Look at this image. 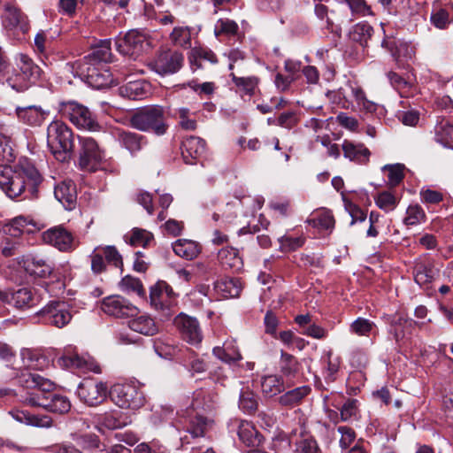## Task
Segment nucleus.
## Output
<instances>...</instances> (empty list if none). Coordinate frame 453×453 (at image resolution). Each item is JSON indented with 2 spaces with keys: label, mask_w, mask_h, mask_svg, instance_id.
Returning a JSON list of instances; mask_svg holds the SVG:
<instances>
[{
  "label": "nucleus",
  "mask_w": 453,
  "mask_h": 453,
  "mask_svg": "<svg viewBox=\"0 0 453 453\" xmlns=\"http://www.w3.org/2000/svg\"><path fill=\"white\" fill-rule=\"evenodd\" d=\"M77 394L80 399L88 406H98L107 397V386L103 381L85 379L80 383Z\"/></svg>",
  "instance_id": "nucleus-9"
},
{
  "label": "nucleus",
  "mask_w": 453,
  "mask_h": 453,
  "mask_svg": "<svg viewBox=\"0 0 453 453\" xmlns=\"http://www.w3.org/2000/svg\"><path fill=\"white\" fill-rule=\"evenodd\" d=\"M103 255L108 263L112 264L116 267L122 268V257L114 246H106L103 248Z\"/></svg>",
  "instance_id": "nucleus-52"
},
{
  "label": "nucleus",
  "mask_w": 453,
  "mask_h": 453,
  "mask_svg": "<svg viewBox=\"0 0 453 453\" xmlns=\"http://www.w3.org/2000/svg\"><path fill=\"white\" fill-rule=\"evenodd\" d=\"M130 329L146 336H152L158 332V327L150 317L141 316L128 322Z\"/></svg>",
  "instance_id": "nucleus-28"
},
{
  "label": "nucleus",
  "mask_w": 453,
  "mask_h": 453,
  "mask_svg": "<svg viewBox=\"0 0 453 453\" xmlns=\"http://www.w3.org/2000/svg\"><path fill=\"white\" fill-rule=\"evenodd\" d=\"M278 325L276 315L272 311H268L265 316V333L272 337H276Z\"/></svg>",
  "instance_id": "nucleus-57"
},
{
  "label": "nucleus",
  "mask_w": 453,
  "mask_h": 453,
  "mask_svg": "<svg viewBox=\"0 0 453 453\" xmlns=\"http://www.w3.org/2000/svg\"><path fill=\"white\" fill-rule=\"evenodd\" d=\"M6 83L10 86L13 90L21 93L29 88L32 85L28 81H27L23 75H20V72H15L12 75L7 78Z\"/></svg>",
  "instance_id": "nucleus-43"
},
{
  "label": "nucleus",
  "mask_w": 453,
  "mask_h": 453,
  "mask_svg": "<svg viewBox=\"0 0 453 453\" xmlns=\"http://www.w3.org/2000/svg\"><path fill=\"white\" fill-rule=\"evenodd\" d=\"M372 327V324L369 320L361 318L357 319L351 325L352 330L360 335H365L370 332Z\"/></svg>",
  "instance_id": "nucleus-61"
},
{
  "label": "nucleus",
  "mask_w": 453,
  "mask_h": 453,
  "mask_svg": "<svg viewBox=\"0 0 453 453\" xmlns=\"http://www.w3.org/2000/svg\"><path fill=\"white\" fill-rule=\"evenodd\" d=\"M163 288L170 289L172 291V288L165 281H158L157 284L150 288V303L156 309L158 308L160 296L163 293Z\"/></svg>",
  "instance_id": "nucleus-53"
},
{
  "label": "nucleus",
  "mask_w": 453,
  "mask_h": 453,
  "mask_svg": "<svg viewBox=\"0 0 453 453\" xmlns=\"http://www.w3.org/2000/svg\"><path fill=\"white\" fill-rule=\"evenodd\" d=\"M120 286L127 290H131L137 293V295L141 297L145 296V290L142 281L137 278L127 275L121 280Z\"/></svg>",
  "instance_id": "nucleus-46"
},
{
  "label": "nucleus",
  "mask_w": 453,
  "mask_h": 453,
  "mask_svg": "<svg viewBox=\"0 0 453 453\" xmlns=\"http://www.w3.org/2000/svg\"><path fill=\"white\" fill-rule=\"evenodd\" d=\"M78 164L81 170L95 172L102 161L97 142L90 137H79Z\"/></svg>",
  "instance_id": "nucleus-7"
},
{
  "label": "nucleus",
  "mask_w": 453,
  "mask_h": 453,
  "mask_svg": "<svg viewBox=\"0 0 453 453\" xmlns=\"http://www.w3.org/2000/svg\"><path fill=\"white\" fill-rule=\"evenodd\" d=\"M310 392L311 388L308 386L298 387L280 395L278 402L282 406H293L300 403Z\"/></svg>",
  "instance_id": "nucleus-31"
},
{
  "label": "nucleus",
  "mask_w": 453,
  "mask_h": 453,
  "mask_svg": "<svg viewBox=\"0 0 453 453\" xmlns=\"http://www.w3.org/2000/svg\"><path fill=\"white\" fill-rule=\"evenodd\" d=\"M403 168L404 166L400 164H396L394 165H388L383 167L384 171H388V180L391 186L395 187L403 180Z\"/></svg>",
  "instance_id": "nucleus-47"
},
{
  "label": "nucleus",
  "mask_w": 453,
  "mask_h": 453,
  "mask_svg": "<svg viewBox=\"0 0 453 453\" xmlns=\"http://www.w3.org/2000/svg\"><path fill=\"white\" fill-rule=\"evenodd\" d=\"M215 288L222 292L225 297H238L242 286L238 278H225L215 282Z\"/></svg>",
  "instance_id": "nucleus-29"
},
{
  "label": "nucleus",
  "mask_w": 453,
  "mask_h": 453,
  "mask_svg": "<svg viewBox=\"0 0 453 453\" xmlns=\"http://www.w3.org/2000/svg\"><path fill=\"white\" fill-rule=\"evenodd\" d=\"M18 383L24 388L34 389L26 398V403L30 406L46 408L50 397L53 394L54 383L45 379L38 373L31 372L28 370H23L17 376Z\"/></svg>",
  "instance_id": "nucleus-4"
},
{
  "label": "nucleus",
  "mask_w": 453,
  "mask_h": 453,
  "mask_svg": "<svg viewBox=\"0 0 453 453\" xmlns=\"http://www.w3.org/2000/svg\"><path fill=\"white\" fill-rule=\"evenodd\" d=\"M377 206L382 210H392L396 206V198L388 191H383L378 194L375 198Z\"/></svg>",
  "instance_id": "nucleus-48"
},
{
  "label": "nucleus",
  "mask_w": 453,
  "mask_h": 453,
  "mask_svg": "<svg viewBox=\"0 0 453 453\" xmlns=\"http://www.w3.org/2000/svg\"><path fill=\"white\" fill-rule=\"evenodd\" d=\"M166 113L160 105H149L138 108L130 115L132 127L143 132H152L157 135L165 134L168 129Z\"/></svg>",
  "instance_id": "nucleus-3"
},
{
  "label": "nucleus",
  "mask_w": 453,
  "mask_h": 453,
  "mask_svg": "<svg viewBox=\"0 0 453 453\" xmlns=\"http://www.w3.org/2000/svg\"><path fill=\"white\" fill-rule=\"evenodd\" d=\"M291 385L288 380L285 382L280 375L264 376L261 381L262 392L266 397H273Z\"/></svg>",
  "instance_id": "nucleus-19"
},
{
  "label": "nucleus",
  "mask_w": 453,
  "mask_h": 453,
  "mask_svg": "<svg viewBox=\"0 0 453 453\" xmlns=\"http://www.w3.org/2000/svg\"><path fill=\"white\" fill-rule=\"evenodd\" d=\"M213 353L218 358L226 363L234 362L242 358L239 351L233 346L215 347Z\"/></svg>",
  "instance_id": "nucleus-38"
},
{
  "label": "nucleus",
  "mask_w": 453,
  "mask_h": 453,
  "mask_svg": "<svg viewBox=\"0 0 453 453\" xmlns=\"http://www.w3.org/2000/svg\"><path fill=\"white\" fill-rule=\"evenodd\" d=\"M421 196L422 199L427 203H438L443 199V196L441 192L429 188L422 190Z\"/></svg>",
  "instance_id": "nucleus-64"
},
{
  "label": "nucleus",
  "mask_w": 453,
  "mask_h": 453,
  "mask_svg": "<svg viewBox=\"0 0 453 453\" xmlns=\"http://www.w3.org/2000/svg\"><path fill=\"white\" fill-rule=\"evenodd\" d=\"M238 25L229 19H219L215 27V35L219 36L221 34L234 35L237 34Z\"/></svg>",
  "instance_id": "nucleus-49"
},
{
  "label": "nucleus",
  "mask_w": 453,
  "mask_h": 453,
  "mask_svg": "<svg viewBox=\"0 0 453 453\" xmlns=\"http://www.w3.org/2000/svg\"><path fill=\"white\" fill-rule=\"evenodd\" d=\"M357 411V400L348 399L341 409V419L346 421L352 416L356 415Z\"/></svg>",
  "instance_id": "nucleus-59"
},
{
  "label": "nucleus",
  "mask_w": 453,
  "mask_h": 453,
  "mask_svg": "<svg viewBox=\"0 0 453 453\" xmlns=\"http://www.w3.org/2000/svg\"><path fill=\"white\" fill-rule=\"evenodd\" d=\"M154 350L162 358L170 359L179 351L178 346L167 342H154Z\"/></svg>",
  "instance_id": "nucleus-42"
},
{
  "label": "nucleus",
  "mask_w": 453,
  "mask_h": 453,
  "mask_svg": "<svg viewBox=\"0 0 453 453\" xmlns=\"http://www.w3.org/2000/svg\"><path fill=\"white\" fill-rule=\"evenodd\" d=\"M20 75L28 81L31 84H35L39 81L42 75V69L34 63V61L27 55H20L19 70Z\"/></svg>",
  "instance_id": "nucleus-26"
},
{
  "label": "nucleus",
  "mask_w": 453,
  "mask_h": 453,
  "mask_svg": "<svg viewBox=\"0 0 453 453\" xmlns=\"http://www.w3.org/2000/svg\"><path fill=\"white\" fill-rule=\"evenodd\" d=\"M174 325L188 340H202L203 337L199 322L196 318L180 313L175 317Z\"/></svg>",
  "instance_id": "nucleus-16"
},
{
  "label": "nucleus",
  "mask_w": 453,
  "mask_h": 453,
  "mask_svg": "<svg viewBox=\"0 0 453 453\" xmlns=\"http://www.w3.org/2000/svg\"><path fill=\"white\" fill-rule=\"evenodd\" d=\"M431 20L438 28H444L449 22V13L444 9H440L432 14Z\"/></svg>",
  "instance_id": "nucleus-62"
},
{
  "label": "nucleus",
  "mask_w": 453,
  "mask_h": 453,
  "mask_svg": "<svg viewBox=\"0 0 453 453\" xmlns=\"http://www.w3.org/2000/svg\"><path fill=\"white\" fill-rule=\"evenodd\" d=\"M115 44L119 53L134 58L150 47L146 35L134 29L116 39Z\"/></svg>",
  "instance_id": "nucleus-8"
},
{
  "label": "nucleus",
  "mask_w": 453,
  "mask_h": 453,
  "mask_svg": "<svg viewBox=\"0 0 453 453\" xmlns=\"http://www.w3.org/2000/svg\"><path fill=\"white\" fill-rule=\"evenodd\" d=\"M3 25L4 28L13 33L19 40L24 36L30 28L27 15L19 8L7 4L3 13Z\"/></svg>",
  "instance_id": "nucleus-11"
},
{
  "label": "nucleus",
  "mask_w": 453,
  "mask_h": 453,
  "mask_svg": "<svg viewBox=\"0 0 453 453\" xmlns=\"http://www.w3.org/2000/svg\"><path fill=\"white\" fill-rule=\"evenodd\" d=\"M63 365L66 367H75V368H83L87 365L88 360L86 357L80 356L77 353L73 354H64L63 357L59 359Z\"/></svg>",
  "instance_id": "nucleus-45"
},
{
  "label": "nucleus",
  "mask_w": 453,
  "mask_h": 453,
  "mask_svg": "<svg viewBox=\"0 0 453 453\" xmlns=\"http://www.w3.org/2000/svg\"><path fill=\"white\" fill-rule=\"evenodd\" d=\"M258 403L253 392L246 390L240 395L239 407L250 414L257 410Z\"/></svg>",
  "instance_id": "nucleus-39"
},
{
  "label": "nucleus",
  "mask_w": 453,
  "mask_h": 453,
  "mask_svg": "<svg viewBox=\"0 0 453 453\" xmlns=\"http://www.w3.org/2000/svg\"><path fill=\"white\" fill-rule=\"evenodd\" d=\"M52 418L47 415L29 414L27 425L37 427H50L52 426Z\"/></svg>",
  "instance_id": "nucleus-58"
},
{
  "label": "nucleus",
  "mask_w": 453,
  "mask_h": 453,
  "mask_svg": "<svg viewBox=\"0 0 453 453\" xmlns=\"http://www.w3.org/2000/svg\"><path fill=\"white\" fill-rule=\"evenodd\" d=\"M47 144L54 157L59 162H69L76 156L73 133L62 121H53L48 127Z\"/></svg>",
  "instance_id": "nucleus-2"
},
{
  "label": "nucleus",
  "mask_w": 453,
  "mask_h": 453,
  "mask_svg": "<svg viewBox=\"0 0 453 453\" xmlns=\"http://www.w3.org/2000/svg\"><path fill=\"white\" fill-rule=\"evenodd\" d=\"M406 213L407 217L404 219V223L406 225H415L426 217L424 211L418 204L410 205Z\"/></svg>",
  "instance_id": "nucleus-50"
},
{
  "label": "nucleus",
  "mask_w": 453,
  "mask_h": 453,
  "mask_svg": "<svg viewBox=\"0 0 453 453\" xmlns=\"http://www.w3.org/2000/svg\"><path fill=\"white\" fill-rule=\"evenodd\" d=\"M280 370L281 372L282 378H287V380L288 381L289 378H294L296 374L298 372V362L296 360V358L287 353L281 350V358L280 362Z\"/></svg>",
  "instance_id": "nucleus-34"
},
{
  "label": "nucleus",
  "mask_w": 453,
  "mask_h": 453,
  "mask_svg": "<svg viewBox=\"0 0 453 453\" xmlns=\"http://www.w3.org/2000/svg\"><path fill=\"white\" fill-rule=\"evenodd\" d=\"M41 313L47 323L59 328L68 324L72 319L71 313L64 309V303L59 302L50 303L43 308Z\"/></svg>",
  "instance_id": "nucleus-15"
},
{
  "label": "nucleus",
  "mask_w": 453,
  "mask_h": 453,
  "mask_svg": "<svg viewBox=\"0 0 453 453\" xmlns=\"http://www.w3.org/2000/svg\"><path fill=\"white\" fill-rule=\"evenodd\" d=\"M0 300L6 303H13L17 308H24L31 305L33 294L27 288H19L13 293H6L0 290Z\"/></svg>",
  "instance_id": "nucleus-24"
},
{
  "label": "nucleus",
  "mask_w": 453,
  "mask_h": 453,
  "mask_svg": "<svg viewBox=\"0 0 453 453\" xmlns=\"http://www.w3.org/2000/svg\"><path fill=\"white\" fill-rule=\"evenodd\" d=\"M55 197L67 210H72L76 203V188L71 181H63L55 187Z\"/></svg>",
  "instance_id": "nucleus-18"
},
{
  "label": "nucleus",
  "mask_w": 453,
  "mask_h": 453,
  "mask_svg": "<svg viewBox=\"0 0 453 453\" xmlns=\"http://www.w3.org/2000/svg\"><path fill=\"white\" fill-rule=\"evenodd\" d=\"M206 418L201 416L195 417L190 423V433L193 437H201L204 435L206 427Z\"/></svg>",
  "instance_id": "nucleus-54"
},
{
  "label": "nucleus",
  "mask_w": 453,
  "mask_h": 453,
  "mask_svg": "<svg viewBox=\"0 0 453 453\" xmlns=\"http://www.w3.org/2000/svg\"><path fill=\"white\" fill-rule=\"evenodd\" d=\"M313 226L325 230L332 229L334 226V219L330 211H321L317 218L310 220Z\"/></svg>",
  "instance_id": "nucleus-44"
},
{
  "label": "nucleus",
  "mask_w": 453,
  "mask_h": 453,
  "mask_svg": "<svg viewBox=\"0 0 453 453\" xmlns=\"http://www.w3.org/2000/svg\"><path fill=\"white\" fill-rule=\"evenodd\" d=\"M119 142L131 153L139 151L142 144L145 142V137L130 131H120L118 134Z\"/></svg>",
  "instance_id": "nucleus-30"
},
{
  "label": "nucleus",
  "mask_w": 453,
  "mask_h": 453,
  "mask_svg": "<svg viewBox=\"0 0 453 453\" xmlns=\"http://www.w3.org/2000/svg\"><path fill=\"white\" fill-rule=\"evenodd\" d=\"M295 322L300 328V334L317 339L327 337L326 330L313 323L310 314L297 315Z\"/></svg>",
  "instance_id": "nucleus-20"
},
{
  "label": "nucleus",
  "mask_w": 453,
  "mask_h": 453,
  "mask_svg": "<svg viewBox=\"0 0 453 453\" xmlns=\"http://www.w3.org/2000/svg\"><path fill=\"white\" fill-rule=\"evenodd\" d=\"M232 81L238 88H241L249 96L254 94L255 88L258 83L257 77H237L231 73Z\"/></svg>",
  "instance_id": "nucleus-40"
},
{
  "label": "nucleus",
  "mask_w": 453,
  "mask_h": 453,
  "mask_svg": "<svg viewBox=\"0 0 453 453\" xmlns=\"http://www.w3.org/2000/svg\"><path fill=\"white\" fill-rule=\"evenodd\" d=\"M342 150L346 157H349L351 161H357L358 163L367 162L371 155L370 150L365 147L363 143L356 145L347 140H345L342 144Z\"/></svg>",
  "instance_id": "nucleus-25"
},
{
  "label": "nucleus",
  "mask_w": 453,
  "mask_h": 453,
  "mask_svg": "<svg viewBox=\"0 0 453 453\" xmlns=\"http://www.w3.org/2000/svg\"><path fill=\"white\" fill-rule=\"evenodd\" d=\"M434 278V272L432 267L420 265L416 268L415 281L419 284H426L431 282Z\"/></svg>",
  "instance_id": "nucleus-51"
},
{
  "label": "nucleus",
  "mask_w": 453,
  "mask_h": 453,
  "mask_svg": "<svg viewBox=\"0 0 453 453\" xmlns=\"http://www.w3.org/2000/svg\"><path fill=\"white\" fill-rule=\"evenodd\" d=\"M44 242L49 243L60 251H71L74 249L73 236L62 226L52 227L42 234Z\"/></svg>",
  "instance_id": "nucleus-13"
},
{
  "label": "nucleus",
  "mask_w": 453,
  "mask_h": 453,
  "mask_svg": "<svg viewBox=\"0 0 453 453\" xmlns=\"http://www.w3.org/2000/svg\"><path fill=\"white\" fill-rule=\"evenodd\" d=\"M173 250L177 256L192 260L201 253L202 247L194 241L180 239L173 244Z\"/></svg>",
  "instance_id": "nucleus-21"
},
{
  "label": "nucleus",
  "mask_w": 453,
  "mask_h": 453,
  "mask_svg": "<svg viewBox=\"0 0 453 453\" xmlns=\"http://www.w3.org/2000/svg\"><path fill=\"white\" fill-rule=\"evenodd\" d=\"M111 400L122 409L136 410L143 406L145 397L142 391L130 384H115L110 391Z\"/></svg>",
  "instance_id": "nucleus-5"
},
{
  "label": "nucleus",
  "mask_w": 453,
  "mask_h": 453,
  "mask_svg": "<svg viewBox=\"0 0 453 453\" xmlns=\"http://www.w3.org/2000/svg\"><path fill=\"white\" fill-rule=\"evenodd\" d=\"M103 311L118 319L135 317L139 313L136 306L120 296L105 297L101 305Z\"/></svg>",
  "instance_id": "nucleus-12"
},
{
  "label": "nucleus",
  "mask_w": 453,
  "mask_h": 453,
  "mask_svg": "<svg viewBox=\"0 0 453 453\" xmlns=\"http://www.w3.org/2000/svg\"><path fill=\"white\" fill-rule=\"evenodd\" d=\"M86 80L89 86L96 89L108 87L112 82V77L108 70L100 71L95 65L87 69Z\"/></svg>",
  "instance_id": "nucleus-22"
},
{
  "label": "nucleus",
  "mask_w": 453,
  "mask_h": 453,
  "mask_svg": "<svg viewBox=\"0 0 453 453\" xmlns=\"http://www.w3.org/2000/svg\"><path fill=\"white\" fill-rule=\"evenodd\" d=\"M71 409V403L69 399L62 395L53 392L51 397L49 399V403L45 408L46 411L64 414L67 413Z\"/></svg>",
  "instance_id": "nucleus-33"
},
{
  "label": "nucleus",
  "mask_w": 453,
  "mask_h": 453,
  "mask_svg": "<svg viewBox=\"0 0 453 453\" xmlns=\"http://www.w3.org/2000/svg\"><path fill=\"white\" fill-rule=\"evenodd\" d=\"M153 239V234L144 229L134 228L129 240L132 246L142 245L146 247L149 242Z\"/></svg>",
  "instance_id": "nucleus-41"
},
{
  "label": "nucleus",
  "mask_w": 453,
  "mask_h": 453,
  "mask_svg": "<svg viewBox=\"0 0 453 453\" xmlns=\"http://www.w3.org/2000/svg\"><path fill=\"white\" fill-rule=\"evenodd\" d=\"M240 440L249 447H256L261 443L262 436L258 432L248 425H242L238 431Z\"/></svg>",
  "instance_id": "nucleus-36"
},
{
  "label": "nucleus",
  "mask_w": 453,
  "mask_h": 453,
  "mask_svg": "<svg viewBox=\"0 0 453 453\" xmlns=\"http://www.w3.org/2000/svg\"><path fill=\"white\" fill-rule=\"evenodd\" d=\"M16 113L21 121L31 126H40L47 114L45 111L37 106L18 107Z\"/></svg>",
  "instance_id": "nucleus-23"
},
{
  "label": "nucleus",
  "mask_w": 453,
  "mask_h": 453,
  "mask_svg": "<svg viewBox=\"0 0 453 453\" xmlns=\"http://www.w3.org/2000/svg\"><path fill=\"white\" fill-rule=\"evenodd\" d=\"M42 180L39 171L27 160L19 161L13 167L0 165V187L11 198L26 192L25 198H36Z\"/></svg>",
  "instance_id": "nucleus-1"
},
{
  "label": "nucleus",
  "mask_w": 453,
  "mask_h": 453,
  "mask_svg": "<svg viewBox=\"0 0 453 453\" xmlns=\"http://www.w3.org/2000/svg\"><path fill=\"white\" fill-rule=\"evenodd\" d=\"M338 432L342 434L340 445L342 449H347L353 442L356 437L354 430L349 426H339Z\"/></svg>",
  "instance_id": "nucleus-56"
},
{
  "label": "nucleus",
  "mask_w": 453,
  "mask_h": 453,
  "mask_svg": "<svg viewBox=\"0 0 453 453\" xmlns=\"http://www.w3.org/2000/svg\"><path fill=\"white\" fill-rule=\"evenodd\" d=\"M184 57L179 51L166 50L160 52L149 64V67L161 76L177 73L183 65Z\"/></svg>",
  "instance_id": "nucleus-10"
},
{
  "label": "nucleus",
  "mask_w": 453,
  "mask_h": 453,
  "mask_svg": "<svg viewBox=\"0 0 453 453\" xmlns=\"http://www.w3.org/2000/svg\"><path fill=\"white\" fill-rule=\"evenodd\" d=\"M91 269L94 273L98 274L106 269V265L104 260V255L94 251L91 256Z\"/></svg>",
  "instance_id": "nucleus-60"
},
{
  "label": "nucleus",
  "mask_w": 453,
  "mask_h": 453,
  "mask_svg": "<svg viewBox=\"0 0 453 453\" xmlns=\"http://www.w3.org/2000/svg\"><path fill=\"white\" fill-rule=\"evenodd\" d=\"M373 28L366 22L358 23L352 27L349 32V38L361 45H365L368 39L371 38Z\"/></svg>",
  "instance_id": "nucleus-35"
},
{
  "label": "nucleus",
  "mask_w": 453,
  "mask_h": 453,
  "mask_svg": "<svg viewBox=\"0 0 453 453\" xmlns=\"http://www.w3.org/2000/svg\"><path fill=\"white\" fill-rule=\"evenodd\" d=\"M127 419V417L122 418L121 415L111 412L102 416L100 422L106 428L115 430L126 426L129 423Z\"/></svg>",
  "instance_id": "nucleus-37"
},
{
  "label": "nucleus",
  "mask_w": 453,
  "mask_h": 453,
  "mask_svg": "<svg viewBox=\"0 0 453 453\" xmlns=\"http://www.w3.org/2000/svg\"><path fill=\"white\" fill-rule=\"evenodd\" d=\"M62 114L73 124L90 131H97L99 123L94 118L92 112L85 106L75 102L62 104Z\"/></svg>",
  "instance_id": "nucleus-6"
},
{
  "label": "nucleus",
  "mask_w": 453,
  "mask_h": 453,
  "mask_svg": "<svg viewBox=\"0 0 453 453\" xmlns=\"http://www.w3.org/2000/svg\"><path fill=\"white\" fill-rule=\"evenodd\" d=\"M336 120L341 126L349 130H356L358 127L357 120L355 118L349 117L344 112H341L340 114H338V116L336 117Z\"/></svg>",
  "instance_id": "nucleus-63"
},
{
  "label": "nucleus",
  "mask_w": 453,
  "mask_h": 453,
  "mask_svg": "<svg viewBox=\"0 0 453 453\" xmlns=\"http://www.w3.org/2000/svg\"><path fill=\"white\" fill-rule=\"evenodd\" d=\"M202 60H206L212 64H216L218 62L216 55L210 49L203 47L193 48L189 56L191 66L201 68L203 66Z\"/></svg>",
  "instance_id": "nucleus-32"
},
{
  "label": "nucleus",
  "mask_w": 453,
  "mask_h": 453,
  "mask_svg": "<svg viewBox=\"0 0 453 453\" xmlns=\"http://www.w3.org/2000/svg\"><path fill=\"white\" fill-rule=\"evenodd\" d=\"M24 268L31 276L47 278L52 276L58 279L52 265L42 258L32 257L25 261Z\"/></svg>",
  "instance_id": "nucleus-17"
},
{
  "label": "nucleus",
  "mask_w": 453,
  "mask_h": 453,
  "mask_svg": "<svg viewBox=\"0 0 453 453\" xmlns=\"http://www.w3.org/2000/svg\"><path fill=\"white\" fill-rule=\"evenodd\" d=\"M29 221L23 216L14 218L9 226V234L13 236L19 235L23 232V228L27 226Z\"/></svg>",
  "instance_id": "nucleus-55"
},
{
  "label": "nucleus",
  "mask_w": 453,
  "mask_h": 453,
  "mask_svg": "<svg viewBox=\"0 0 453 453\" xmlns=\"http://www.w3.org/2000/svg\"><path fill=\"white\" fill-rule=\"evenodd\" d=\"M181 156L188 165H194L205 152V142L200 137L189 136L180 144Z\"/></svg>",
  "instance_id": "nucleus-14"
},
{
  "label": "nucleus",
  "mask_w": 453,
  "mask_h": 453,
  "mask_svg": "<svg viewBox=\"0 0 453 453\" xmlns=\"http://www.w3.org/2000/svg\"><path fill=\"white\" fill-rule=\"evenodd\" d=\"M86 58L88 60L91 65L104 62L108 63L111 61L112 54L111 51V41L104 40L96 45L91 53H89Z\"/></svg>",
  "instance_id": "nucleus-27"
}]
</instances>
